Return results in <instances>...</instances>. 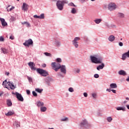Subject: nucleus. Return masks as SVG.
Masks as SVG:
<instances>
[{
    "label": "nucleus",
    "instance_id": "nucleus-1",
    "mask_svg": "<svg viewBox=\"0 0 129 129\" xmlns=\"http://www.w3.org/2000/svg\"><path fill=\"white\" fill-rule=\"evenodd\" d=\"M90 59L91 60L92 63H94L95 64H101L100 65H99L97 67V70L98 71L102 69L103 68H104V63H102V60L103 59L101 56H98L97 55L90 56Z\"/></svg>",
    "mask_w": 129,
    "mask_h": 129
},
{
    "label": "nucleus",
    "instance_id": "nucleus-2",
    "mask_svg": "<svg viewBox=\"0 0 129 129\" xmlns=\"http://www.w3.org/2000/svg\"><path fill=\"white\" fill-rule=\"evenodd\" d=\"M28 66H29L31 70H36L37 72L39 74H40L41 76L46 77L48 75V72H47L46 71L40 68H38L36 69L35 67V66H36V64L34 63V62H29L28 63Z\"/></svg>",
    "mask_w": 129,
    "mask_h": 129
},
{
    "label": "nucleus",
    "instance_id": "nucleus-3",
    "mask_svg": "<svg viewBox=\"0 0 129 129\" xmlns=\"http://www.w3.org/2000/svg\"><path fill=\"white\" fill-rule=\"evenodd\" d=\"M65 4H68V1L66 0L57 1L56 2V7L59 11H63Z\"/></svg>",
    "mask_w": 129,
    "mask_h": 129
},
{
    "label": "nucleus",
    "instance_id": "nucleus-4",
    "mask_svg": "<svg viewBox=\"0 0 129 129\" xmlns=\"http://www.w3.org/2000/svg\"><path fill=\"white\" fill-rule=\"evenodd\" d=\"M51 66L52 69H53L54 71L57 72V71H58V70L60 69V68L61 67V64L57 62H52L51 64Z\"/></svg>",
    "mask_w": 129,
    "mask_h": 129
},
{
    "label": "nucleus",
    "instance_id": "nucleus-5",
    "mask_svg": "<svg viewBox=\"0 0 129 129\" xmlns=\"http://www.w3.org/2000/svg\"><path fill=\"white\" fill-rule=\"evenodd\" d=\"M117 8V6L115 5V4L113 3H109L108 5V9L110 12H112V11H114V10H116Z\"/></svg>",
    "mask_w": 129,
    "mask_h": 129
},
{
    "label": "nucleus",
    "instance_id": "nucleus-6",
    "mask_svg": "<svg viewBox=\"0 0 129 129\" xmlns=\"http://www.w3.org/2000/svg\"><path fill=\"white\" fill-rule=\"evenodd\" d=\"M80 40V37H76L74 38V40H73V45L75 46V48H78L79 45H78V41Z\"/></svg>",
    "mask_w": 129,
    "mask_h": 129
},
{
    "label": "nucleus",
    "instance_id": "nucleus-7",
    "mask_svg": "<svg viewBox=\"0 0 129 129\" xmlns=\"http://www.w3.org/2000/svg\"><path fill=\"white\" fill-rule=\"evenodd\" d=\"M23 45L26 47H29V46H33V40L32 39H29L28 40H26L25 43H23Z\"/></svg>",
    "mask_w": 129,
    "mask_h": 129
},
{
    "label": "nucleus",
    "instance_id": "nucleus-8",
    "mask_svg": "<svg viewBox=\"0 0 129 129\" xmlns=\"http://www.w3.org/2000/svg\"><path fill=\"white\" fill-rule=\"evenodd\" d=\"M14 94L16 95V97L19 101H24V98L23 97V96H22V94H21L18 92H16V93H14Z\"/></svg>",
    "mask_w": 129,
    "mask_h": 129
},
{
    "label": "nucleus",
    "instance_id": "nucleus-9",
    "mask_svg": "<svg viewBox=\"0 0 129 129\" xmlns=\"http://www.w3.org/2000/svg\"><path fill=\"white\" fill-rule=\"evenodd\" d=\"M60 72L63 74H66L67 71L66 70V66L65 65H61L59 68Z\"/></svg>",
    "mask_w": 129,
    "mask_h": 129
},
{
    "label": "nucleus",
    "instance_id": "nucleus-10",
    "mask_svg": "<svg viewBox=\"0 0 129 129\" xmlns=\"http://www.w3.org/2000/svg\"><path fill=\"white\" fill-rule=\"evenodd\" d=\"M127 58H129V50L127 52H125L122 55V60L124 61Z\"/></svg>",
    "mask_w": 129,
    "mask_h": 129
},
{
    "label": "nucleus",
    "instance_id": "nucleus-11",
    "mask_svg": "<svg viewBox=\"0 0 129 129\" xmlns=\"http://www.w3.org/2000/svg\"><path fill=\"white\" fill-rule=\"evenodd\" d=\"M81 126H86V125H88V122L86 119L83 120L80 124Z\"/></svg>",
    "mask_w": 129,
    "mask_h": 129
},
{
    "label": "nucleus",
    "instance_id": "nucleus-12",
    "mask_svg": "<svg viewBox=\"0 0 129 129\" xmlns=\"http://www.w3.org/2000/svg\"><path fill=\"white\" fill-rule=\"evenodd\" d=\"M35 104L38 106V107H42V106H44V102L41 101H38Z\"/></svg>",
    "mask_w": 129,
    "mask_h": 129
},
{
    "label": "nucleus",
    "instance_id": "nucleus-13",
    "mask_svg": "<svg viewBox=\"0 0 129 129\" xmlns=\"http://www.w3.org/2000/svg\"><path fill=\"white\" fill-rule=\"evenodd\" d=\"M1 22L2 23V26H8V23L6 22L5 20V19L4 18H0Z\"/></svg>",
    "mask_w": 129,
    "mask_h": 129
},
{
    "label": "nucleus",
    "instance_id": "nucleus-14",
    "mask_svg": "<svg viewBox=\"0 0 129 129\" xmlns=\"http://www.w3.org/2000/svg\"><path fill=\"white\" fill-rule=\"evenodd\" d=\"M22 10V11H27L28 10V5L26 3H23Z\"/></svg>",
    "mask_w": 129,
    "mask_h": 129
},
{
    "label": "nucleus",
    "instance_id": "nucleus-15",
    "mask_svg": "<svg viewBox=\"0 0 129 129\" xmlns=\"http://www.w3.org/2000/svg\"><path fill=\"white\" fill-rule=\"evenodd\" d=\"M119 75H122L123 76H125L126 75V73L123 70H120L118 72Z\"/></svg>",
    "mask_w": 129,
    "mask_h": 129
},
{
    "label": "nucleus",
    "instance_id": "nucleus-16",
    "mask_svg": "<svg viewBox=\"0 0 129 129\" xmlns=\"http://www.w3.org/2000/svg\"><path fill=\"white\" fill-rule=\"evenodd\" d=\"M115 39V37H114V36L113 35H110L108 38V40L109 41H110V42H113V41H114Z\"/></svg>",
    "mask_w": 129,
    "mask_h": 129
},
{
    "label": "nucleus",
    "instance_id": "nucleus-17",
    "mask_svg": "<svg viewBox=\"0 0 129 129\" xmlns=\"http://www.w3.org/2000/svg\"><path fill=\"white\" fill-rule=\"evenodd\" d=\"M1 50L4 54H8L9 53V51L6 48L2 47Z\"/></svg>",
    "mask_w": 129,
    "mask_h": 129
},
{
    "label": "nucleus",
    "instance_id": "nucleus-18",
    "mask_svg": "<svg viewBox=\"0 0 129 129\" xmlns=\"http://www.w3.org/2000/svg\"><path fill=\"white\" fill-rule=\"evenodd\" d=\"M7 84H8V82L7 81V80H5L3 82V85L5 88H7V89H9V88H8V87H7Z\"/></svg>",
    "mask_w": 129,
    "mask_h": 129
},
{
    "label": "nucleus",
    "instance_id": "nucleus-19",
    "mask_svg": "<svg viewBox=\"0 0 129 129\" xmlns=\"http://www.w3.org/2000/svg\"><path fill=\"white\" fill-rule=\"evenodd\" d=\"M7 104L8 106H12V105H13L12 101H11V100H10V99H8L7 100Z\"/></svg>",
    "mask_w": 129,
    "mask_h": 129
},
{
    "label": "nucleus",
    "instance_id": "nucleus-20",
    "mask_svg": "<svg viewBox=\"0 0 129 129\" xmlns=\"http://www.w3.org/2000/svg\"><path fill=\"white\" fill-rule=\"evenodd\" d=\"M111 88H117V85L115 83H112L110 85Z\"/></svg>",
    "mask_w": 129,
    "mask_h": 129
},
{
    "label": "nucleus",
    "instance_id": "nucleus-21",
    "mask_svg": "<svg viewBox=\"0 0 129 129\" xmlns=\"http://www.w3.org/2000/svg\"><path fill=\"white\" fill-rule=\"evenodd\" d=\"M117 110H122L125 111V107H118L116 108Z\"/></svg>",
    "mask_w": 129,
    "mask_h": 129
},
{
    "label": "nucleus",
    "instance_id": "nucleus-22",
    "mask_svg": "<svg viewBox=\"0 0 129 129\" xmlns=\"http://www.w3.org/2000/svg\"><path fill=\"white\" fill-rule=\"evenodd\" d=\"M21 123L19 121H15L14 125L17 127H20L21 126Z\"/></svg>",
    "mask_w": 129,
    "mask_h": 129
},
{
    "label": "nucleus",
    "instance_id": "nucleus-23",
    "mask_svg": "<svg viewBox=\"0 0 129 129\" xmlns=\"http://www.w3.org/2000/svg\"><path fill=\"white\" fill-rule=\"evenodd\" d=\"M117 16L118 17V18H121V19H122V18H124V14L121 13H119L117 14Z\"/></svg>",
    "mask_w": 129,
    "mask_h": 129
},
{
    "label": "nucleus",
    "instance_id": "nucleus-24",
    "mask_svg": "<svg viewBox=\"0 0 129 129\" xmlns=\"http://www.w3.org/2000/svg\"><path fill=\"white\" fill-rule=\"evenodd\" d=\"M101 21H102V20H101V19H96L94 20V22L96 24H100V23L101 22Z\"/></svg>",
    "mask_w": 129,
    "mask_h": 129
},
{
    "label": "nucleus",
    "instance_id": "nucleus-25",
    "mask_svg": "<svg viewBox=\"0 0 129 129\" xmlns=\"http://www.w3.org/2000/svg\"><path fill=\"white\" fill-rule=\"evenodd\" d=\"M10 7H11V5H9L8 6V7L7 8L8 12H11V11H13V10H14V9H15V7H12L11 8L9 9V8H10Z\"/></svg>",
    "mask_w": 129,
    "mask_h": 129
},
{
    "label": "nucleus",
    "instance_id": "nucleus-26",
    "mask_svg": "<svg viewBox=\"0 0 129 129\" xmlns=\"http://www.w3.org/2000/svg\"><path fill=\"white\" fill-rule=\"evenodd\" d=\"M40 110L41 111H42V112H44V111H46V110H47V107H44V106H42L40 108Z\"/></svg>",
    "mask_w": 129,
    "mask_h": 129
},
{
    "label": "nucleus",
    "instance_id": "nucleus-27",
    "mask_svg": "<svg viewBox=\"0 0 129 129\" xmlns=\"http://www.w3.org/2000/svg\"><path fill=\"white\" fill-rule=\"evenodd\" d=\"M54 44L55 45L57 46V47H60V45H61V43H60L59 41L55 40Z\"/></svg>",
    "mask_w": 129,
    "mask_h": 129
},
{
    "label": "nucleus",
    "instance_id": "nucleus-28",
    "mask_svg": "<svg viewBox=\"0 0 129 129\" xmlns=\"http://www.w3.org/2000/svg\"><path fill=\"white\" fill-rule=\"evenodd\" d=\"M72 14H76L77 13V10H76V9L73 8L71 11Z\"/></svg>",
    "mask_w": 129,
    "mask_h": 129
},
{
    "label": "nucleus",
    "instance_id": "nucleus-29",
    "mask_svg": "<svg viewBox=\"0 0 129 129\" xmlns=\"http://www.w3.org/2000/svg\"><path fill=\"white\" fill-rule=\"evenodd\" d=\"M13 114H14V112L12 111H10V112H8L7 113H6V115H7V116H9L10 115H13Z\"/></svg>",
    "mask_w": 129,
    "mask_h": 129
},
{
    "label": "nucleus",
    "instance_id": "nucleus-30",
    "mask_svg": "<svg viewBox=\"0 0 129 129\" xmlns=\"http://www.w3.org/2000/svg\"><path fill=\"white\" fill-rule=\"evenodd\" d=\"M35 91L36 92H38L39 93H41L42 91H43V89H40L39 88L35 89Z\"/></svg>",
    "mask_w": 129,
    "mask_h": 129
},
{
    "label": "nucleus",
    "instance_id": "nucleus-31",
    "mask_svg": "<svg viewBox=\"0 0 129 129\" xmlns=\"http://www.w3.org/2000/svg\"><path fill=\"white\" fill-rule=\"evenodd\" d=\"M22 25H26L27 27H30V24L27 22H24L22 23Z\"/></svg>",
    "mask_w": 129,
    "mask_h": 129
},
{
    "label": "nucleus",
    "instance_id": "nucleus-32",
    "mask_svg": "<svg viewBox=\"0 0 129 129\" xmlns=\"http://www.w3.org/2000/svg\"><path fill=\"white\" fill-rule=\"evenodd\" d=\"M68 6L70 7H74L75 8H76V6L74 5V3H70L68 4Z\"/></svg>",
    "mask_w": 129,
    "mask_h": 129
},
{
    "label": "nucleus",
    "instance_id": "nucleus-33",
    "mask_svg": "<svg viewBox=\"0 0 129 129\" xmlns=\"http://www.w3.org/2000/svg\"><path fill=\"white\" fill-rule=\"evenodd\" d=\"M107 120L109 122H111V121L112 120V117H111V116L108 117L107 118Z\"/></svg>",
    "mask_w": 129,
    "mask_h": 129
},
{
    "label": "nucleus",
    "instance_id": "nucleus-34",
    "mask_svg": "<svg viewBox=\"0 0 129 129\" xmlns=\"http://www.w3.org/2000/svg\"><path fill=\"white\" fill-rule=\"evenodd\" d=\"M45 18V15L44 14H42L39 16V19H42Z\"/></svg>",
    "mask_w": 129,
    "mask_h": 129
},
{
    "label": "nucleus",
    "instance_id": "nucleus-35",
    "mask_svg": "<svg viewBox=\"0 0 129 129\" xmlns=\"http://www.w3.org/2000/svg\"><path fill=\"white\" fill-rule=\"evenodd\" d=\"M17 87L15 86V85L14 84H12V86L10 87L11 89H13V90H14V89H15Z\"/></svg>",
    "mask_w": 129,
    "mask_h": 129
},
{
    "label": "nucleus",
    "instance_id": "nucleus-36",
    "mask_svg": "<svg viewBox=\"0 0 129 129\" xmlns=\"http://www.w3.org/2000/svg\"><path fill=\"white\" fill-rule=\"evenodd\" d=\"M56 62L58 63H61L62 62V59H61L60 58H56Z\"/></svg>",
    "mask_w": 129,
    "mask_h": 129
},
{
    "label": "nucleus",
    "instance_id": "nucleus-37",
    "mask_svg": "<svg viewBox=\"0 0 129 129\" xmlns=\"http://www.w3.org/2000/svg\"><path fill=\"white\" fill-rule=\"evenodd\" d=\"M69 91H70V92H74V89H73V88L70 87L69 88Z\"/></svg>",
    "mask_w": 129,
    "mask_h": 129
},
{
    "label": "nucleus",
    "instance_id": "nucleus-38",
    "mask_svg": "<svg viewBox=\"0 0 129 129\" xmlns=\"http://www.w3.org/2000/svg\"><path fill=\"white\" fill-rule=\"evenodd\" d=\"M27 79H28V81L29 82H33V79H32L31 77H27Z\"/></svg>",
    "mask_w": 129,
    "mask_h": 129
},
{
    "label": "nucleus",
    "instance_id": "nucleus-39",
    "mask_svg": "<svg viewBox=\"0 0 129 129\" xmlns=\"http://www.w3.org/2000/svg\"><path fill=\"white\" fill-rule=\"evenodd\" d=\"M61 121H66L68 120V117H65L61 119Z\"/></svg>",
    "mask_w": 129,
    "mask_h": 129
},
{
    "label": "nucleus",
    "instance_id": "nucleus-40",
    "mask_svg": "<svg viewBox=\"0 0 129 129\" xmlns=\"http://www.w3.org/2000/svg\"><path fill=\"white\" fill-rule=\"evenodd\" d=\"M7 84L9 85V86H10V87H11L12 86V85H13V82H8L7 83Z\"/></svg>",
    "mask_w": 129,
    "mask_h": 129
},
{
    "label": "nucleus",
    "instance_id": "nucleus-41",
    "mask_svg": "<svg viewBox=\"0 0 129 129\" xmlns=\"http://www.w3.org/2000/svg\"><path fill=\"white\" fill-rule=\"evenodd\" d=\"M5 41V39L4 38V37L0 36V42H4Z\"/></svg>",
    "mask_w": 129,
    "mask_h": 129
},
{
    "label": "nucleus",
    "instance_id": "nucleus-42",
    "mask_svg": "<svg viewBox=\"0 0 129 129\" xmlns=\"http://www.w3.org/2000/svg\"><path fill=\"white\" fill-rule=\"evenodd\" d=\"M94 77L95 78H99V75L97 74H96L94 75Z\"/></svg>",
    "mask_w": 129,
    "mask_h": 129
},
{
    "label": "nucleus",
    "instance_id": "nucleus-43",
    "mask_svg": "<svg viewBox=\"0 0 129 129\" xmlns=\"http://www.w3.org/2000/svg\"><path fill=\"white\" fill-rule=\"evenodd\" d=\"M32 94H33V96H37V93H36V92H35V91H33L32 92Z\"/></svg>",
    "mask_w": 129,
    "mask_h": 129
},
{
    "label": "nucleus",
    "instance_id": "nucleus-44",
    "mask_svg": "<svg viewBox=\"0 0 129 129\" xmlns=\"http://www.w3.org/2000/svg\"><path fill=\"white\" fill-rule=\"evenodd\" d=\"M33 18H35V19H40V16L38 15H34Z\"/></svg>",
    "mask_w": 129,
    "mask_h": 129
},
{
    "label": "nucleus",
    "instance_id": "nucleus-45",
    "mask_svg": "<svg viewBox=\"0 0 129 129\" xmlns=\"http://www.w3.org/2000/svg\"><path fill=\"white\" fill-rule=\"evenodd\" d=\"M92 95L93 98H96V96H97L96 94H95V93H93V94H92Z\"/></svg>",
    "mask_w": 129,
    "mask_h": 129
},
{
    "label": "nucleus",
    "instance_id": "nucleus-46",
    "mask_svg": "<svg viewBox=\"0 0 129 129\" xmlns=\"http://www.w3.org/2000/svg\"><path fill=\"white\" fill-rule=\"evenodd\" d=\"M119 46H120V47H122L123 46V43L121 42H120L119 43Z\"/></svg>",
    "mask_w": 129,
    "mask_h": 129
},
{
    "label": "nucleus",
    "instance_id": "nucleus-47",
    "mask_svg": "<svg viewBox=\"0 0 129 129\" xmlns=\"http://www.w3.org/2000/svg\"><path fill=\"white\" fill-rule=\"evenodd\" d=\"M26 92H27V94H28V95H30V93H31V92H30V90H27Z\"/></svg>",
    "mask_w": 129,
    "mask_h": 129
},
{
    "label": "nucleus",
    "instance_id": "nucleus-48",
    "mask_svg": "<svg viewBox=\"0 0 129 129\" xmlns=\"http://www.w3.org/2000/svg\"><path fill=\"white\" fill-rule=\"evenodd\" d=\"M84 96H85V97H87V96H88L87 93H84Z\"/></svg>",
    "mask_w": 129,
    "mask_h": 129
},
{
    "label": "nucleus",
    "instance_id": "nucleus-49",
    "mask_svg": "<svg viewBox=\"0 0 129 129\" xmlns=\"http://www.w3.org/2000/svg\"><path fill=\"white\" fill-rule=\"evenodd\" d=\"M76 72L77 73H80V69H78L76 71Z\"/></svg>",
    "mask_w": 129,
    "mask_h": 129
},
{
    "label": "nucleus",
    "instance_id": "nucleus-50",
    "mask_svg": "<svg viewBox=\"0 0 129 129\" xmlns=\"http://www.w3.org/2000/svg\"><path fill=\"white\" fill-rule=\"evenodd\" d=\"M46 66H47V65H46V64L43 63L42 64V67H43V68H45V67H46Z\"/></svg>",
    "mask_w": 129,
    "mask_h": 129
},
{
    "label": "nucleus",
    "instance_id": "nucleus-51",
    "mask_svg": "<svg viewBox=\"0 0 129 129\" xmlns=\"http://www.w3.org/2000/svg\"><path fill=\"white\" fill-rule=\"evenodd\" d=\"M111 91L113 93H116V91L115 90H111Z\"/></svg>",
    "mask_w": 129,
    "mask_h": 129
},
{
    "label": "nucleus",
    "instance_id": "nucleus-52",
    "mask_svg": "<svg viewBox=\"0 0 129 129\" xmlns=\"http://www.w3.org/2000/svg\"><path fill=\"white\" fill-rule=\"evenodd\" d=\"M44 54H45L46 56H49V53L48 52H45Z\"/></svg>",
    "mask_w": 129,
    "mask_h": 129
},
{
    "label": "nucleus",
    "instance_id": "nucleus-53",
    "mask_svg": "<svg viewBox=\"0 0 129 129\" xmlns=\"http://www.w3.org/2000/svg\"><path fill=\"white\" fill-rule=\"evenodd\" d=\"M106 91H108V92H110V91H111V90H110V89H107Z\"/></svg>",
    "mask_w": 129,
    "mask_h": 129
},
{
    "label": "nucleus",
    "instance_id": "nucleus-54",
    "mask_svg": "<svg viewBox=\"0 0 129 129\" xmlns=\"http://www.w3.org/2000/svg\"><path fill=\"white\" fill-rule=\"evenodd\" d=\"M10 39H11V40H14V37H13V36H10Z\"/></svg>",
    "mask_w": 129,
    "mask_h": 129
},
{
    "label": "nucleus",
    "instance_id": "nucleus-55",
    "mask_svg": "<svg viewBox=\"0 0 129 129\" xmlns=\"http://www.w3.org/2000/svg\"><path fill=\"white\" fill-rule=\"evenodd\" d=\"M6 75L9 76L10 75V73L8 72L6 73Z\"/></svg>",
    "mask_w": 129,
    "mask_h": 129
},
{
    "label": "nucleus",
    "instance_id": "nucleus-56",
    "mask_svg": "<svg viewBox=\"0 0 129 129\" xmlns=\"http://www.w3.org/2000/svg\"><path fill=\"white\" fill-rule=\"evenodd\" d=\"M126 106L127 109L129 110V105H126Z\"/></svg>",
    "mask_w": 129,
    "mask_h": 129
},
{
    "label": "nucleus",
    "instance_id": "nucleus-57",
    "mask_svg": "<svg viewBox=\"0 0 129 129\" xmlns=\"http://www.w3.org/2000/svg\"><path fill=\"white\" fill-rule=\"evenodd\" d=\"M126 80L128 82L129 81V77H127V78L126 79Z\"/></svg>",
    "mask_w": 129,
    "mask_h": 129
},
{
    "label": "nucleus",
    "instance_id": "nucleus-58",
    "mask_svg": "<svg viewBox=\"0 0 129 129\" xmlns=\"http://www.w3.org/2000/svg\"><path fill=\"white\" fill-rule=\"evenodd\" d=\"M59 76H60L61 77H64V76H63V75H62L61 74H59Z\"/></svg>",
    "mask_w": 129,
    "mask_h": 129
},
{
    "label": "nucleus",
    "instance_id": "nucleus-59",
    "mask_svg": "<svg viewBox=\"0 0 129 129\" xmlns=\"http://www.w3.org/2000/svg\"><path fill=\"white\" fill-rule=\"evenodd\" d=\"M125 100H129V98L128 97H126Z\"/></svg>",
    "mask_w": 129,
    "mask_h": 129
},
{
    "label": "nucleus",
    "instance_id": "nucleus-60",
    "mask_svg": "<svg viewBox=\"0 0 129 129\" xmlns=\"http://www.w3.org/2000/svg\"><path fill=\"white\" fill-rule=\"evenodd\" d=\"M49 57H52V54H51V53H49Z\"/></svg>",
    "mask_w": 129,
    "mask_h": 129
},
{
    "label": "nucleus",
    "instance_id": "nucleus-61",
    "mask_svg": "<svg viewBox=\"0 0 129 129\" xmlns=\"http://www.w3.org/2000/svg\"><path fill=\"white\" fill-rule=\"evenodd\" d=\"M126 102H127V101H124L123 102V103H124V104H125V103H126Z\"/></svg>",
    "mask_w": 129,
    "mask_h": 129
},
{
    "label": "nucleus",
    "instance_id": "nucleus-62",
    "mask_svg": "<svg viewBox=\"0 0 129 129\" xmlns=\"http://www.w3.org/2000/svg\"><path fill=\"white\" fill-rule=\"evenodd\" d=\"M92 2H94L95 0H91Z\"/></svg>",
    "mask_w": 129,
    "mask_h": 129
},
{
    "label": "nucleus",
    "instance_id": "nucleus-63",
    "mask_svg": "<svg viewBox=\"0 0 129 129\" xmlns=\"http://www.w3.org/2000/svg\"><path fill=\"white\" fill-rule=\"evenodd\" d=\"M49 129H54V128H49Z\"/></svg>",
    "mask_w": 129,
    "mask_h": 129
},
{
    "label": "nucleus",
    "instance_id": "nucleus-64",
    "mask_svg": "<svg viewBox=\"0 0 129 129\" xmlns=\"http://www.w3.org/2000/svg\"><path fill=\"white\" fill-rule=\"evenodd\" d=\"M0 96H2V94H0Z\"/></svg>",
    "mask_w": 129,
    "mask_h": 129
}]
</instances>
